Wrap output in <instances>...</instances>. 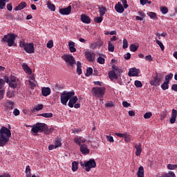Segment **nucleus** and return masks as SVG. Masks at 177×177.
Here are the masks:
<instances>
[{
    "mask_svg": "<svg viewBox=\"0 0 177 177\" xmlns=\"http://www.w3.org/2000/svg\"><path fill=\"white\" fill-rule=\"evenodd\" d=\"M177 111L176 109L172 110L171 117L170 118V123L171 124H175L176 121Z\"/></svg>",
    "mask_w": 177,
    "mask_h": 177,
    "instance_id": "nucleus-18",
    "label": "nucleus"
},
{
    "mask_svg": "<svg viewBox=\"0 0 177 177\" xmlns=\"http://www.w3.org/2000/svg\"><path fill=\"white\" fill-rule=\"evenodd\" d=\"M80 165L83 167H84L85 171L87 172L90 171L91 169H95V167H97V163L94 160V158H91L89 160L84 162L82 161H80Z\"/></svg>",
    "mask_w": 177,
    "mask_h": 177,
    "instance_id": "nucleus-4",
    "label": "nucleus"
},
{
    "mask_svg": "<svg viewBox=\"0 0 177 177\" xmlns=\"http://www.w3.org/2000/svg\"><path fill=\"white\" fill-rule=\"evenodd\" d=\"M6 96H7L8 98H11V97H14V96H15V93H14V91H7V93H6Z\"/></svg>",
    "mask_w": 177,
    "mask_h": 177,
    "instance_id": "nucleus-48",
    "label": "nucleus"
},
{
    "mask_svg": "<svg viewBox=\"0 0 177 177\" xmlns=\"http://www.w3.org/2000/svg\"><path fill=\"white\" fill-rule=\"evenodd\" d=\"M9 141L6 138L0 135V147H3Z\"/></svg>",
    "mask_w": 177,
    "mask_h": 177,
    "instance_id": "nucleus-22",
    "label": "nucleus"
},
{
    "mask_svg": "<svg viewBox=\"0 0 177 177\" xmlns=\"http://www.w3.org/2000/svg\"><path fill=\"white\" fill-rule=\"evenodd\" d=\"M122 105H123V107L124 108H128V107H130L131 106V104H129L128 102L127 101H124L122 102Z\"/></svg>",
    "mask_w": 177,
    "mask_h": 177,
    "instance_id": "nucleus-56",
    "label": "nucleus"
},
{
    "mask_svg": "<svg viewBox=\"0 0 177 177\" xmlns=\"http://www.w3.org/2000/svg\"><path fill=\"white\" fill-rule=\"evenodd\" d=\"M135 149H136L135 152L136 156H140L142 153V144L140 143L139 145H136Z\"/></svg>",
    "mask_w": 177,
    "mask_h": 177,
    "instance_id": "nucleus-19",
    "label": "nucleus"
},
{
    "mask_svg": "<svg viewBox=\"0 0 177 177\" xmlns=\"http://www.w3.org/2000/svg\"><path fill=\"white\" fill-rule=\"evenodd\" d=\"M44 109V105L43 104H38L35 108L33 109L32 111H41Z\"/></svg>",
    "mask_w": 177,
    "mask_h": 177,
    "instance_id": "nucleus-43",
    "label": "nucleus"
},
{
    "mask_svg": "<svg viewBox=\"0 0 177 177\" xmlns=\"http://www.w3.org/2000/svg\"><path fill=\"white\" fill-rule=\"evenodd\" d=\"M78 166H79V162L74 161L72 162V171H76L77 170H78Z\"/></svg>",
    "mask_w": 177,
    "mask_h": 177,
    "instance_id": "nucleus-28",
    "label": "nucleus"
},
{
    "mask_svg": "<svg viewBox=\"0 0 177 177\" xmlns=\"http://www.w3.org/2000/svg\"><path fill=\"white\" fill-rule=\"evenodd\" d=\"M46 47L48 48H52L53 47V40H49L46 44Z\"/></svg>",
    "mask_w": 177,
    "mask_h": 177,
    "instance_id": "nucleus-51",
    "label": "nucleus"
},
{
    "mask_svg": "<svg viewBox=\"0 0 177 177\" xmlns=\"http://www.w3.org/2000/svg\"><path fill=\"white\" fill-rule=\"evenodd\" d=\"M173 77H174L173 73H169V74L167 75L165 77V82L169 84V82Z\"/></svg>",
    "mask_w": 177,
    "mask_h": 177,
    "instance_id": "nucleus-33",
    "label": "nucleus"
},
{
    "mask_svg": "<svg viewBox=\"0 0 177 177\" xmlns=\"http://www.w3.org/2000/svg\"><path fill=\"white\" fill-rule=\"evenodd\" d=\"M128 48V41L127 39H123V49H127Z\"/></svg>",
    "mask_w": 177,
    "mask_h": 177,
    "instance_id": "nucleus-52",
    "label": "nucleus"
},
{
    "mask_svg": "<svg viewBox=\"0 0 177 177\" xmlns=\"http://www.w3.org/2000/svg\"><path fill=\"white\" fill-rule=\"evenodd\" d=\"M109 77L111 81H113V80H118V78L117 73L113 71H113H110L109 72Z\"/></svg>",
    "mask_w": 177,
    "mask_h": 177,
    "instance_id": "nucleus-20",
    "label": "nucleus"
},
{
    "mask_svg": "<svg viewBox=\"0 0 177 177\" xmlns=\"http://www.w3.org/2000/svg\"><path fill=\"white\" fill-rule=\"evenodd\" d=\"M97 63H99L100 64H104L105 63L104 58L102 57H99L97 58Z\"/></svg>",
    "mask_w": 177,
    "mask_h": 177,
    "instance_id": "nucleus-50",
    "label": "nucleus"
},
{
    "mask_svg": "<svg viewBox=\"0 0 177 177\" xmlns=\"http://www.w3.org/2000/svg\"><path fill=\"white\" fill-rule=\"evenodd\" d=\"M81 21L86 24H90L91 22V19L86 15H81Z\"/></svg>",
    "mask_w": 177,
    "mask_h": 177,
    "instance_id": "nucleus-16",
    "label": "nucleus"
},
{
    "mask_svg": "<svg viewBox=\"0 0 177 177\" xmlns=\"http://www.w3.org/2000/svg\"><path fill=\"white\" fill-rule=\"evenodd\" d=\"M147 15H148V16H149V17H150L151 19H155L156 18V12H147Z\"/></svg>",
    "mask_w": 177,
    "mask_h": 177,
    "instance_id": "nucleus-44",
    "label": "nucleus"
},
{
    "mask_svg": "<svg viewBox=\"0 0 177 177\" xmlns=\"http://www.w3.org/2000/svg\"><path fill=\"white\" fill-rule=\"evenodd\" d=\"M145 59L149 60V62H151L153 60L151 55L145 56Z\"/></svg>",
    "mask_w": 177,
    "mask_h": 177,
    "instance_id": "nucleus-62",
    "label": "nucleus"
},
{
    "mask_svg": "<svg viewBox=\"0 0 177 177\" xmlns=\"http://www.w3.org/2000/svg\"><path fill=\"white\" fill-rule=\"evenodd\" d=\"M161 74L156 73V75L153 77V80H151L150 84L151 86H159L162 81Z\"/></svg>",
    "mask_w": 177,
    "mask_h": 177,
    "instance_id": "nucleus-10",
    "label": "nucleus"
},
{
    "mask_svg": "<svg viewBox=\"0 0 177 177\" xmlns=\"http://www.w3.org/2000/svg\"><path fill=\"white\" fill-rule=\"evenodd\" d=\"M74 91H64L62 93L60 94V102L62 104L66 106L67 103L68 102V105L69 108H73L74 104L78 102V97L74 96L75 95ZM69 100V102H68Z\"/></svg>",
    "mask_w": 177,
    "mask_h": 177,
    "instance_id": "nucleus-1",
    "label": "nucleus"
},
{
    "mask_svg": "<svg viewBox=\"0 0 177 177\" xmlns=\"http://www.w3.org/2000/svg\"><path fill=\"white\" fill-rule=\"evenodd\" d=\"M0 135L1 136L6 138L9 142L10 138L12 136V133L9 129L6 128V127H2L0 129Z\"/></svg>",
    "mask_w": 177,
    "mask_h": 177,
    "instance_id": "nucleus-8",
    "label": "nucleus"
},
{
    "mask_svg": "<svg viewBox=\"0 0 177 177\" xmlns=\"http://www.w3.org/2000/svg\"><path fill=\"white\" fill-rule=\"evenodd\" d=\"M169 87V83L167 82H164L162 84H161V88L163 89V91H167Z\"/></svg>",
    "mask_w": 177,
    "mask_h": 177,
    "instance_id": "nucleus-38",
    "label": "nucleus"
},
{
    "mask_svg": "<svg viewBox=\"0 0 177 177\" xmlns=\"http://www.w3.org/2000/svg\"><path fill=\"white\" fill-rule=\"evenodd\" d=\"M13 114L15 116H17V115H19L20 114V112H19V111L17 108H15V109L13 111Z\"/></svg>",
    "mask_w": 177,
    "mask_h": 177,
    "instance_id": "nucleus-61",
    "label": "nucleus"
},
{
    "mask_svg": "<svg viewBox=\"0 0 177 177\" xmlns=\"http://www.w3.org/2000/svg\"><path fill=\"white\" fill-rule=\"evenodd\" d=\"M138 177H144V167L142 166H140L138 168Z\"/></svg>",
    "mask_w": 177,
    "mask_h": 177,
    "instance_id": "nucleus-26",
    "label": "nucleus"
},
{
    "mask_svg": "<svg viewBox=\"0 0 177 177\" xmlns=\"http://www.w3.org/2000/svg\"><path fill=\"white\" fill-rule=\"evenodd\" d=\"M129 48H130V50L131 52L135 53L138 49L139 46L137 45V44H132L130 45Z\"/></svg>",
    "mask_w": 177,
    "mask_h": 177,
    "instance_id": "nucleus-29",
    "label": "nucleus"
},
{
    "mask_svg": "<svg viewBox=\"0 0 177 177\" xmlns=\"http://www.w3.org/2000/svg\"><path fill=\"white\" fill-rule=\"evenodd\" d=\"M62 59L65 61V63L68 67H73L76 64V61L73 55H64L62 56Z\"/></svg>",
    "mask_w": 177,
    "mask_h": 177,
    "instance_id": "nucleus-7",
    "label": "nucleus"
},
{
    "mask_svg": "<svg viewBox=\"0 0 177 177\" xmlns=\"http://www.w3.org/2000/svg\"><path fill=\"white\" fill-rule=\"evenodd\" d=\"M115 135L119 138H124V136L126 135V133H115Z\"/></svg>",
    "mask_w": 177,
    "mask_h": 177,
    "instance_id": "nucleus-58",
    "label": "nucleus"
},
{
    "mask_svg": "<svg viewBox=\"0 0 177 177\" xmlns=\"http://www.w3.org/2000/svg\"><path fill=\"white\" fill-rule=\"evenodd\" d=\"M10 174L8 173H4L1 175H0V177H9Z\"/></svg>",
    "mask_w": 177,
    "mask_h": 177,
    "instance_id": "nucleus-64",
    "label": "nucleus"
},
{
    "mask_svg": "<svg viewBox=\"0 0 177 177\" xmlns=\"http://www.w3.org/2000/svg\"><path fill=\"white\" fill-rule=\"evenodd\" d=\"M124 138V142L128 143L131 141L132 136L129 135L127 133H125V136Z\"/></svg>",
    "mask_w": 177,
    "mask_h": 177,
    "instance_id": "nucleus-32",
    "label": "nucleus"
},
{
    "mask_svg": "<svg viewBox=\"0 0 177 177\" xmlns=\"http://www.w3.org/2000/svg\"><path fill=\"white\" fill-rule=\"evenodd\" d=\"M108 50H109V52L111 53H113L114 52V49H115V47L114 46L111 44V41H109L108 43Z\"/></svg>",
    "mask_w": 177,
    "mask_h": 177,
    "instance_id": "nucleus-36",
    "label": "nucleus"
},
{
    "mask_svg": "<svg viewBox=\"0 0 177 177\" xmlns=\"http://www.w3.org/2000/svg\"><path fill=\"white\" fill-rule=\"evenodd\" d=\"M22 68H23L24 71H26L28 75H31V74H32L31 68L29 67L28 65H27V64L24 63V64H22Z\"/></svg>",
    "mask_w": 177,
    "mask_h": 177,
    "instance_id": "nucleus-23",
    "label": "nucleus"
},
{
    "mask_svg": "<svg viewBox=\"0 0 177 177\" xmlns=\"http://www.w3.org/2000/svg\"><path fill=\"white\" fill-rule=\"evenodd\" d=\"M134 85L136 87L142 88V84L140 80H135Z\"/></svg>",
    "mask_w": 177,
    "mask_h": 177,
    "instance_id": "nucleus-45",
    "label": "nucleus"
},
{
    "mask_svg": "<svg viewBox=\"0 0 177 177\" xmlns=\"http://www.w3.org/2000/svg\"><path fill=\"white\" fill-rule=\"evenodd\" d=\"M6 8L9 11H12L13 9L12 5L11 3L7 4Z\"/></svg>",
    "mask_w": 177,
    "mask_h": 177,
    "instance_id": "nucleus-60",
    "label": "nucleus"
},
{
    "mask_svg": "<svg viewBox=\"0 0 177 177\" xmlns=\"http://www.w3.org/2000/svg\"><path fill=\"white\" fill-rule=\"evenodd\" d=\"M140 73V69L136 68H131L129 71V77H138Z\"/></svg>",
    "mask_w": 177,
    "mask_h": 177,
    "instance_id": "nucleus-11",
    "label": "nucleus"
},
{
    "mask_svg": "<svg viewBox=\"0 0 177 177\" xmlns=\"http://www.w3.org/2000/svg\"><path fill=\"white\" fill-rule=\"evenodd\" d=\"M51 93V90L48 87L41 88V94L44 97H48Z\"/></svg>",
    "mask_w": 177,
    "mask_h": 177,
    "instance_id": "nucleus-17",
    "label": "nucleus"
},
{
    "mask_svg": "<svg viewBox=\"0 0 177 177\" xmlns=\"http://www.w3.org/2000/svg\"><path fill=\"white\" fill-rule=\"evenodd\" d=\"M93 73V68L89 67L86 69V73L85 74L86 77H89Z\"/></svg>",
    "mask_w": 177,
    "mask_h": 177,
    "instance_id": "nucleus-41",
    "label": "nucleus"
},
{
    "mask_svg": "<svg viewBox=\"0 0 177 177\" xmlns=\"http://www.w3.org/2000/svg\"><path fill=\"white\" fill-rule=\"evenodd\" d=\"M94 96L97 98H102L106 93L105 87H94L92 88Z\"/></svg>",
    "mask_w": 177,
    "mask_h": 177,
    "instance_id": "nucleus-6",
    "label": "nucleus"
},
{
    "mask_svg": "<svg viewBox=\"0 0 177 177\" xmlns=\"http://www.w3.org/2000/svg\"><path fill=\"white\" fill-rule=\"evenodd\" d=\"M106 139L107 141L110 142H114V139L113 137H111V136H106Z\"/></svg>",
    "mask_w": 177,
    "mask_h": 177,
    "instance_id": "nucleus-59",
    "label": "nucleus"
},
{
    "mask_svg": "<svg viewBox=\"0 0 177 177\" xmlns=\"http://www.w3.org/2000/svg\"><path fill=\"white\" fill-rule=\"evenodd\" d=\"M121 1L123 3L124 8L127 9V8H129L127 0H121Z\"/></svg>",
    "mask_w": 177,
    "mask_h": 177,
    "instance_id": "nucleus-57",
    "label": "nucleus"
},
{
    "mask_svg": "<svg viewBox=\"0 0 177 177\" xmlns=\"http://www.w3.org/2000/svg\"><path fill=\"white\" fill-rule=\"evenodd\" d=\"M9 86L12 88L13 89L19 88L20 82L18 78L11 76L10 81L9 83Z\"/></svg>",
    "mask_w": 177,
    "mask_h": 177,
    "instance_id": "nucleus-9",
    "label": "nucleus"
},
{
    "mask_svg": "<svg viewBox=\"0 0 177 177\" xmlns=\"http://www.w3.org/2000/svg\"><path fill=\"white\" fill-rule=\"evenodd\" d=\"M48 129V126L45 123L37 122L32 125L31 132L34 136H38V133H42Z\"/></svg>",
    "mask_w": 177,
    "mask_h": 177,
    "instance_id": "nucleus-3",
    "label": "nucleus"
},
{
    "mask_svg": "<svg viewBox=\"0 0 177 177\" xmlns=\"http://www.w3.org/2000/svg\"><path fill=\"white\" fill-rule=\"evenodd\" d=\"M25 50H26V53L29 54L34 53H35L34 44L33 43L26 44V46L25 47Z\"/></svg>",
    "mask_w": 177,
    "mask_h": 177,
    "instance_id": "nucleus-12",
    "label": "nucleus"
},
{
    "mask_svg": "<svg viewBox=\"0 0 177 177\" xmlns=\"http://www.w3.org/2000/svg\"><path fill=\"white\" fill-rule=\"evenodd\" d=\"M160 177H176V174L173 171H169V173H165Z\"/></svg>",
    "mask_w": 177,
    "mask_h": 177,
    "instance_id": "nucleus-30",
    "label": "nucleus"
},
{
    "mask_svg": "<svg viewBox=\"0 0 177 177\" xmlns=\"http://www.w3.org/2000/svg\"><path fill=\"white\" fill-rule=\"evenodd\" d=\"M99 12H100V16H101L103 18V16H104L106 12H107L106 7H104V6L99 7Z\"/></svg>",
    "mask_w": 177,
    "mask_h": 177,
    "instance_id": "nucleus-24",
    "label": "nucleus"
},
{
    "mask_svg": "<svg viewBox=\"0 0 177 177\" xmlns=\"http://www.w3.org/2000/svg\"><path fill=\"white\" fill-rule=\"evenodd\" d=\"M156 43L159 45V47L161 48L162 50H165V46L160 40H156Z\"/></svg>",
    "mask_w": 177,
    "mask_h": 177,
    "instance_id": "nucleus-49",
    "label": "nucleus"
},
{
    "mask_svg": "<svg viewBox=\"0 0 177 177\" xmlns=\"http://www.w3.org/2000/svg\"><path fill=\"white\" fill-rule=\"evenodd\" d=\"M152 113L151 112H147L145 113L143 118L146 120L151 118Z\"/></svg>",
    "mask_w": 177,
    "mask_h": 177,
    "instance_id": "nucleus-46",
    "label": "nucleus"
},
{
    "mask_svg": "<svg viewBox=\"0 0 177 177\" xmlns=\"http://www.w3.org/2000/svg\"><path fill=\"white\" fill-rule=\"evenodd\" d=\"M29 84L31 89H34L35 87L36 86V84L34 82H32V80H29Z\"/></svg>",
    "mask_w": 177,
    "mask_h": 177,
    "instance_id": "nucleus-53",
    "label": "nucleus"
},
{
    "mask_svg": "<svg viewBox=\"0 0 177 177\" xmlns=\"http://www.w3.org/2000/svg\"><path fill=\"white\" fill-rule=\"evenodd\" d=\"M105 106L106 107H108V108L114 107V104L113 102H106V104H105Z\"/></svg>",
    "mask_w": 177,
    "mask_h": 177,
    "instance_id": "nucleus-55",
    "label": "nucleus"
},
{
    "mask_svg": "<svg viewBox=\"0 0 177 177\" xmlns=\"http://www.w3.org/2000/svg\"><path fill=\"white\" fill-rule=\"evenodd\" d=\"M102 20H103V17H102V16L94 18V22H95L96 24H101Z\"/></svg>",
    "mask_w": 177,
    "mask_h": 177,
    "instance_id": "nucleus-40",
    "label": "nucleus"
},
{
    "mask_svg": "<svg viewBox=\"0 0 177 177\" xmlns=\"http://www.w3.org/2000/svg\"><path fill=\"white\" fill-rule=\"evenodd\" d=\"M77 73L79 75L82 74V63L80 61L77 62Z\"/></svg>",
    "mask_w": 177,
    "mask_h": 177,
    "instance_id": "nucleus-25",
    "label": "nucleus"
},
{
    "mask_svg": "<svg viewBox=\"0 0 177 177\" xmlns=\"http://www.w3.org/2000/svg\"><path fill=\"white\" fill-rule=\"evenodd\" d=\"M6 2H9V0H0V10L5 8Z\"/></svg>",
    "mask_w": 177,
    "mask_h": 177,
    "instance_id": "nucleus-34",
    "label": "nucleus"
},
{
    "mask_svg": "<svg viewBox=\"0 0 177 177\" xmlns=\"http://www.w3.org/2000/svg\"><path fill=\"white\" fill-rule=\"evenodd\" d=\"M39 116H43L45 117V118H52L53 117V113H40Z\"/></svg>",
    "mask_w": 177,
    "mask_h": 177,
    "instance_id": "nucleus-27",
    "label": "nucleus"
},
{
    "mask_svg": "<svg viewBox=\"0 0 177 177\" xmlns=\"http://www.w3.org/2000/svg\"><path fill=\"white\" fill-rule=\"evenodd\" d=\"M74 142L80 147V151L82 154L88 155L90 153V149H88V145L85 144L86 142L85 138L82 137L75 138Z\"/></svg>",
    "mask_w": 177,
    "mask_h": 177,
    "instance_id": "nucleus-2",
    "label": "nucleus"
},
{
    "mask_svg": "<svg viewBox=\"0 0 177 177\" xmlns=\"http://www.w3.org/2000/svg\"><path fill=\"white\" fill-rule=\"evenodd\" d=\"M16 37L17 35H15L14 33H8L3 36V37L2 38V41L6 42L9 47L14 46Z\"/></svg>",
    "mask_w": 177,
    "mask_h": 177,
    "instance_id": "nucleus-5",
    "label": "nucleus"
},
{
    "mask_svg": "<svg viewBox=\"0 0 177 177\" xmlns=\"http://www.w3.org/2000/svg\"><path fill=\"white\" fill-rule=\"evenodd\" d=\"M26 45H27V44H26V43L24 42V40H21V41H20V44H19L20 47H21V48H23L24 50H25V48H26Z\"/></svg>",
    "mask_w": 177,
    "mask_h": 177,
    "instance_id": "nucleus-54",
    "label": "nucleus"
},
{
    "mask_svg": "<svg viewBox=\"0 0 177 177\" xmlns=\"http://www.w3.org/2000/svg\"><path fill=\"white\" fill-rule=\"evenodd\" d=\"M55 149H57L58 147H61L62 146V143L61 142V140L59 139L55 140Z\"/></svg>",
    "mask_w": 177,
    "mask_h": 177,
    "instance_id": "nucleus-39",
    "label": "nucleus"
},
{
    "mask_svg": "<svg viewBox=\"0 0 177 177\" xmlns=\"http://www.w3.org/2000/svg\"><path fill=\"white\" fill-rule=\"evenodd\" d=\"M114 8H115V10L116 11V12H118L119 14H122L124 11V8L122 6L121 3H118L115 4Z\"/></svg>",
    "mask_w": 177,
    "mask_h": 177,
    "instance_id": "nucleus-14",
    "label": "nucleus"
},
{
    "mask_svg": "<svg viewBox=\"0 0 177 177\" xmlns=\"http://www.w3.org/2000/svg\"><path fill=\"white\" fill-rule=\"evenodd\" d=\"M85 56L89 62H93L95 60V54L93 52H86Z\"/></svg>",
    "mask_w": 177,
    "mask_h": 177,
    "instance_id": "nucleus-15",
    "label": "nucleus"
},
{
    "mask_svg": "<svg viewBox=\"0 0 177 177\" xmlns=\"http://www.w3.org/2000/svg\"><path fill=\"white\" fill-rule=\"evenodd\" d=\"M72 10V6H68L66 8L59 9V14L62 15H68L71 14Z\"/></svg>",
    "mask_w": 177,
    "mask_h": 177,
    "instance_id": "nucleus-13",
    "label": "nucleus"
},
{
    "mask_svg": "<svg viewBox=\"0 0 177 177\" xmlns=\"http://www.w3.org/2000/svg\"><path fill=\"white\" fill-rule=\"evenodd\" d=\"M171 90L177 92V84H173L171 87Z\"/></svg>",
    "mask_w": 177,
    "mask_h": 177,
    "instance_id": "nucleus-63",
    "label": "nucleus"
},
{
    "mask_svg": "<svg viewBox=\"0 0 177 177\" xmlns=\"http://www.w3.org/2000/svg\"><path fill=\"white\" fill-rule=\"evenodd\" d=\"M26 6L27 3H26V1H22L20 4L15 7V11L21 10L26 8Z\"/></svg>",
    "mask_w": 177,
    "mask_h": 177,
    "instance_id": "nucleus-21",
    "label": "nucleus"
},
{
    "mask_svg": "<svg viewBox=\"0 0 177 177\" xmlns=\"http://www.w3.org/2000/svg\"><path fill=\"white\" fill-rule=\"evenodd\" d=\"M112 68L114 71V72L117 73L118 74H120V73H122V70L120 68L117 67V66H113Z\"/></svg>",
    "mask_w": 177,
    "mask_h": 177,
    "instance_id": "nucleus-47",
    "label": "nucleus"
},
{
    "mask_svg": "<svg viewBox=\"0 0 177 177\" xmlns=\"http://www.w3.org/2000/svg\"><path fill=\"white\" fill-rule=\"evenodd\" d=\"M160 11H161L162 14L166 15L168 13L169 10L167 8V7L162 6V7H160Z\"/></svg>",
    "mask_w": 177,
    "mask_h": 177,
    "instance_id": "nucleus-42",
    "label": "nucleus"
},
{
    "mask_svg": "<svg viewBox=\"0 0 177 177\" xmlns=\"http://www.w3.org/2000/svg\"><path fill=\"white\" fill-rule=\"evenodd\" d=\"M167 169L169 170H174L177 169V165L176 164H167Z\"/></svg>",
    "mask_w": 177,
    "mask_h": 177,
    "instance_id": "nucleus-37",
    "label": "nucleus"
},
{
    "mask_svg": "<svg viewBox=\"0 0 177 177\" xmlns=\"http://www.w3.org/2000/svg\"><path fill=\"white\" fill-rule=\"evenodd\" d=\"M6 106L9 109H13L15 108V102L11 101L7 102Z\"/></svg>",
    "mask_w": 177,
    "mask_h": 177,
    "instance_id": "nucleus-31",
    "label": "nucleus"
},
{
    "mask_svg": "<svg viewBox=\"0 0 177 177\" xmlns=\"http://www.w3.org/2000/svg\"><path fill=\"white\" fill-rule=\"evenodd\" d=\"M47 6L48 9L50 10L51 11H55L56 10V6L54 4L50 3L49 1L47 3Z\"/></svg>",
    "mask_w": 177,
    "mask_h": 177,
    "instance_id": "nucleus-35",
    "label": "nucleus"
}]
</instances>
